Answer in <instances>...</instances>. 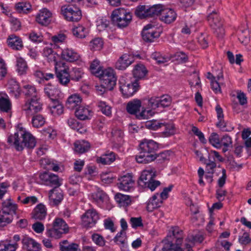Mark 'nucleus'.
Returning <instances> with one entry per match:
<instances>
[{
    "label": "nucleus",
    "mask_w": 251,
    "mask_h": 251,
    "mask_svg": "<svg viewBox=\"0 0 251 251\" xmlns=\"http://www.w3.org/2000/svg\"><path fill=\"white\" fill-rule=\"evenodd\" d=\"M7 142L13 146L17 151H22L25 147L33 149L36 144L35 137L20 125L16 132L8 136Z\"/></svg>",
    "instance_id": "1"
},
{
    "label": "nucleus",
    "mask_w": 251,
    "mask_h": 251,
    "mask_svg": "<svg viewBox=\"0 0 251 251\" xmlns=\"http://www.w3.org/2000/svg\"><path fill=\"white\" fill-rule=\"evenodd\" d=\"M158 148L157 144L152 140L144 139L139 145V153L136 156L139 163L147 164L155 159V152Z\"/></svg>",
    "instance_id": "2"
},
{
    "label": "nucleus",
    "mask_w": 251,
    "mask_h": 251,
    "mask_svg": "<svg viewBox=\"0 0 251 251\" xmlns=\"http://www.w3.org/2000/svg\"><path fill=\"white\" fill-rule=\"evenodd\" d=\"M43 54L48 58L49 62L54 63L56 77L58 78H69L70 76L69 68L66 66L65 63L56 62V54L51 48H45Z\"/></svg>",
    "instance_id": "3"
},
{
    "label": "nucleus",
    "mask_w": 251,
    "mask_h": 251,
    "mask_svg": "<svg viewBox=\"0 0 251 251\" xmlns=\"http://www.w3.org/2000/svg\"><path fill=\"white\" fill-rule=\"evenodd\" d=\"M69 231V227L66 222L62 218H56L52 226H47L46 234L49 237L59 239L63 234L68 233Z\"/></svg>",
    "instance_id": "4"
},
{
    "label": "nucleus",
    "mask_w": 251,
    "mask_h": 251,
    "mask_svg": "<svg viewBox=\"0 0 251 251\" xmlns=\"http://www.w3.org/2000/svg\"><path fill=\"white\" fill-rule=\"evenodd\" d=\"M156 176V171L154 168H148L142 171L138 184L142 187L148 188L151 191L160 185L159 181L154 179Z\"/></svg>",
    "instance_id": "5"
},
{
    "label": "nucleus",
    "mask_w": 251,
    "mask_h": 251,
    "mask_svg": "<svg viewBox=\"0 0 251 251\" xmlns=\"http://www.w3.org/2000/svg\"><path fill=\"white\" fill-rule=\"evenodd\" d=\"M113 24L120 28L127 26L132 20V15L128 10L119 8L114 10L111 14Z\"/></svg>",
    "instance_id": "6"
},
{
    "label": "nucleus",
    "mask_w": 251,
    "mask_h": 251,
    "mask_svg": "<svg viewBox=\"0 0 251 251\" xmlns=\"http://www.w3.org/2000/svg\"><path fill=\"white\" fill-rule=\"evenodd\" d=\"M142 103L140 100L134 99L129 101L126 106V110L130 114L136 115V117L139 119H145L148 118V114L151 115V110H146L143 109L138 114L137 112L139 111L141 107Z\"/></svg>",
    "instance_id": "7"
},
{
    "label": "nucleus",
    "mask_w": 251,
    "mask_h": 251,
    "mask_svg": "<svg viewBox=\"0 0 251 251\" xmlns=\"http://www.w3.org/2000/svg\"><path fill=\"white\" fill-rule=\"evenodd\" d=\"M138 80L132 81L131 79H120L119 81L120 90L125 98L132 96L138 89Z\"/></svg>",
    "instance_id": "8"
},
{
    "label": "nucleus",
    "mask_w": 251,
    "mask_h": 251,
    "mask_svg": "<svg viewBox=\"0 0 251 251\" xmlns=\"http://www.w3.org/2000/svg\"><path fill=\"white\" fill-rule=\"evenodd\" d=\"M22 110L27 116H32L42 109V104L39 97L31 98L27 100L22 107Z\"/></svg>",
    "instance_id": "9"
},
{
    "label": "nucleus",
    "mask_w": 251,
    "mask_h": 251,
    "mask_svg": "<svg viewBox=\"0 0 251 251\" xmlns=\"http://www.w3.org/2000/svg\"><path fill=\"white\" fill-rule=\"evenodd\" d=\"M209 24L213 29L215 34L219 38L223 37L225 30L223 27V24L217 13L212 11L207 17Z\"/></svg>",
    "instance_id": "10"
},
{
    "label": "nucleus",
    "mask_w": 251,
    "mask_h": 251,
    "mask_svg": "<svg viewBox=\"0 0 251 251\" xmlns=\"http://www.w3.org/2000/svg\"><path fill=\"white\" fill-rule=\"evenodd\" d=\"M61 10L62 14L67 21L73 22H77L81 18V11L76 7L71 5H64L62 6Z\"/></svg>",
    "instance_id": "11"
},
{
    "label": "nucleus",
    "mask_w": 251,
    "mask_h": 251,
    "mask_svg": "<svg viewBox=\"0 0 251 251\" xmlns=\"http://www.w3.org/2000/svg\"><path fill=\"white\" fill-rule=\"evenodd\" d=\"M99 219V215L97 211L94 208L87 210L82 215V225L86 227H92Z\"/></svg>",
    "instance_id": "12"
},
{
    "label": "nucleus",
    "mask_w": 251,
    "mask_h": 251,
    "mask_svg": "<svg viewBox=\"0 0 251 251\" xmlns=\"http://www.w3.org/2000/svg\"><path fill=\"white\" fill-rule=\"evenodd\" d=\"M39 178L45 185L54 186V188L58 187L61 184V179L58 176L50 172H45L40 174Z\"/></svg>",
    "instance_id": "13"
},
{
    "label": "nucleus",
    "mask_w": 251,
    "mask_h": 251,
    "mask_svg": "<svg viewBox=\"0 0 251 251\" xmlns=\"http://www.w3.org/2000/svg\"><path fill=\"white\" fill-rule=\"evenodd\" d=\"M143 39L147 42H153L154 39L159 37V33L156 31V29L152 25L149 24L146 25L142 32Z\"/></svg>",
    "instance_id": "14"
},
{
    "label": "nucleus",
    "mask_w": 251,
    "mask_h": 251,
    "mask_svg": "<svg viewBox=\"0 0 251 251\" xmlns=\"http://www.w3.org/2000/svg\"><path fill=\"white\" fill-rule=\"evenodd\" d=\"M119 181L118 187L121 190L130 191L133 190L134 182L130 174H127L121 177Z\"/></svg>",
    "instance_id": "15"
},
{
    "label": "nucleus",
    "mask_w": 251,
    "mask_h": 251,
    "mask_svg": "<svg viewBox=\"0 0 251 251\" xmlns=\"http://www.w3.org/2000/svg\"><path fill=\"white\" fill-rule=\"evenodd\" d=\"M134 61L133 56L127 53L121 56L115 64V67L119 70H125Z\"/></svg>",
    "instance_id": "16"
},
{
    "label": "nucleus",
    "mask_w": 251,
    "mask_h": 251,
    "mask_svg": "<svg viewBox=\"0 0 251 251\" xmlns=\"http://www.w3.org/2000/svg\"><path fill=\"white\" fill-rule=\"evenodd\" d=\"M171 238V236H167L165 239L155 247L153 251H175L176 248H174L175 245Z\"/></svg>",
    "instance_id": "17"
},
{
    "label": "nucleus",
    "mask_w": 251,
    "mask_h": 251,
    "mask_svg": "<svg viewBox=\"0 0 251 251\" xmlns=\"http://www.w3.org/2000/svg\"><path fill=\"white\" fill-rule=\"evenodd\" d=\"M8 46L13 50H21L24 46L22 39L14 34L10 35L7 39Z\"/></svg>",
    "instance_id": "18"
},
{
    "label": "nucleus",
    "mask_w": 251,
    "mask_h": 251,
    "mask_svg": "<svg viewBox=\"0 0 251 251\" xmlns=\"http://www.w3.org/2000/svg\"><path fill=\"white\" fill-rule=\"evenodd\" d=\"M46 215L47 208L42 203L37 205L31 213V218L36 220H43Z\"/></svg>",
    "instance_id": "19"
},
{
    "label": "nucleus",
    "mask_w": 251,
    "mask_h": 251,
    "mask_svg": "<svg viewBox=\"0 0 251 251\" xmlns=\"http://www.w3.org/2000/svg\"><path fill=\"white\" fill-rule=\"evenodd\" d=\"M51 13L47 8H43L39 11L36 17V21L41 25H47L51 21Z\"/></svg>",
    "instance_id": "20"
},
{
    "label": "nucleus",
    "mask_w": 251,
    "mask_h": 251,
    "mask_svg": "<svg viewBox=\"0 0 251 251\" xmlns=\"http://www.w3.org/2000/svg\"><path fill=\"white\" fill-rule=\"evenodd\" d=\"M44 91L51 101L57 100L61 97L60 91L50 83L45 86Z\"/></svg>",
    "instance_id": "21"
},
{
    "label": "nucleus",
    "mask_w": 251,
    "mask_h": 251,
    "mask_svg": "<svg viewBox=\"0 0 251 251\" xmlns=\"http://www.w3.org/2000/svg\"><path fill=\"white\" fill-rule=\"evenodd\" d=\"M160 14V20L166 24H170L174 22L176 18V13L172 9H165L161 11Z\"/></svg>",
    "instance_id": "22"
},
{
    "label": "nucleus",
    "mask_w": 251,
    "mask_h": 251,
    "mask_svg": "<svg viewBox=\"0 0 251 251\" xmlns=\"http://www.w3.org/2000/svg\"><path fill=\"white\" fill-rule=\"evenodd\" d=\"M24 248L27 251H39L40 245L34 239L25 236L22 239Z\"/></svg>",
    "instance_id": "23"
},
{
    "label": "nucleus",
    "mask_w": 251,
    "mask_h": 251,
    "mask_svg": "<svg viewBox=\"0 0 251 251\" xmlns=\"http://www.w3.org/2000/svg\"><path fill=\"white\" fill-rule=\"evenodd\" d=\"M61 56L63 59L69 62H74L79 59L80 56L72 49L66 48L64 49L61 53Z\"/></svg>",
    "instance_id": "24"
},
{
    "label": "nucleus",
    "mask_w": 251,
    "mask_h": 251,
    "mask_svg": "<svg viewBox=\"0 0 251 251\" xmlns=\"http://www.w3.org/2000/svg\"><path fill=\"white\" fill-rule=\"evenodd\" d=\"M116 159V154L112 151H107L97 158V162L103 165L110 164Z\"/></svg>",
    "instance_id": "25"
},
{
    "label": "nucleus",
    "mask_w": 251,
    "mask_h": 251,
    "mask_svg": "<svg viewBox=\"0 0 251 251\" xmlns=\"http://www.w3.org/2000/svg\"><path fill=\"white\" fill-rule=\"evenodd\" d=\"M17 205L10 199H7L2 202L1 210L3 212L13 214L16 213Z\"/></svg>",
    "instance_id": "26"
},
{
    "label": "nucleus",
    "mask_w": 251,
    "mask_h": 251,
    "mask_svg": "<svg viewBox=\"0 0 251 251\" xmlns=\"http://www.w3.org/2000/svg\"><path fill=\"white\" fill-rule=\"evenodd\" d=\"M163 200L158 197V193L154 194L149 201L147 205V209L149 211H152L154 209L160 207Z\"/></svg>",
    "instance_id": "27"
},
{
    "label": "nucleus",
    "mask_w": 251,
    "mask_h": 251,
    "mask_svg": "<svg viewBox=\"0 0 251 251\" xmlns=\"http://www.w3.org/2000/svg\"><path fill=\"white\" fill-rule=\"evenodd\" d=\"M91 112L88 107L80 106L76 109L75 114L79 120H85L90 118Z\"/></svg>",
    "instance_id": "28"
},
{
    "label": "nucleus",
    "mask_w": 251,
    "mask_h": 251,
    "mask_svg": "<svg viewBox=\"0 0 251 251\" xmlns=\"http://www.w3.org/2000/svg\"><path fill=\"white\" fill-rule=\"evenodd\" d=\"M49 108L51 113L54 116L60 115L63 112V106L60 103L58 99L51 101V103L49 104Z\"/></svg>",
    "instance_id": "29"
},
{
    "label": "nucleus",
    "mask_w": 251,
    "mask_h": 251,
    "mask_svg": "<svg viewBox=\"0 0 251 251\" xmlns=\"http://www.w3.org/2000/svg\"><path fill=\"white\" fill-rule=\"evenodd\" d=\"M81 101L82 99L79 95L73 94L68 98L66 103V106L70 109H74L80 104Z\"/></svg>",
    "instance_id": "30"
},
{
    "label": "nucleus",
    "mask_w": 251,
    "mask_h": 251,
    "mask_svg": "<svg viewBox=\"0 0 251 251\" xmlns=\"http://www.w3.org/2000/svg\"><path fill=\"white\" fill-rule=\"evenodd\" d=\"M63 194L62 192L54 188L49 192V198L51 201L55 205L58 204L63 199Z\"/></svg>",
    "instance_id": "31"
},
{
    "label": "nucleus",
    "mask_w": 251,
    "mask_h": 251,
    "mask_svg": "<svg viewBox=\"0 0 251 251\" xmlns=\"http://www.w3.org/2000/svg\"><path fill=\"white\" fill-rule=\"evenodd\" d=\"M170 235L167 236H171V240L174 241V239H176V245L178 246L182 241V231L178 227H172L170 232Z\"/></svg>",
    "instance_id": "32"
},
{
    "label": "nucleus",
    "mask_w": 251,
    "mask_h": 251,
    "mask_svg": "<svg viewBox=\"0 0 251 251\" xmlns=\"http://www.w3.org/2000/svg\"><path fill=\"white\" fill-rule=\"evenodd\" d=\"M74 146L75 151L79 153L87 151L90 148L89 143L84 140L76 141L74 143Z\"/></svg>",
    "instance_id": "33"
},
{
    "label": "nucleus",
    "mask_w": 251,
    "mask_h": 251,
    "mask_svg": "<svg viewBox=\"0 0 251 251\" xmlns=\"http://www.w3.org/2000/svg\"><path fill=\"white\" fill-rule=\"evenodd\" d=\"M112 140L119 145H121L123 143L124 134L123 130L118 128H115L111 132Z\"/></svg>",
    "instance_id": "34"
},
{
    "label": "nucleus",
    "mask_w": 251,
    "mask_h": 251,
    "mask_svg": "<svg viewBox=\"0 0 251 251\" xmlns=\"http://www.w3.org/2000/svg\"><path fill=\"white\" fill-rule=\"evenodd\" d=\"M216 110L217 114V117L219 122L217 123V126L219 127L223 131H229L226 127L227 123L224 120V114L223 109L219 105L216 107Z\"/></svg>",
    "instance_id": "35"
},
{
    "label": "nucleus",
    "mask_w": 251,
    "mask_h": 251,
    "mask_svg": "<svg viewBox=\"0 0 251 251\" xmlns=\"http://www.w3.org/2000/svg\"><path fill=\"white\" fill-rule=\"evenodd\" d=\"M97 106L103 114L108 117H111L112 107L107 102L102 100L98 101Z\"/></svg>",
    "instance_id": "36"
},
{
    "label": "nucleus",
    "mask_w": 251,
    "mask_h": 251,
    "mask_svg": "<svg viewBox=\"0 0 251 251\" xmlns=\"http://www.w3.org/2000/svg\"><path fill=\"white\" fill-rule=\"evenodd\" d=\"M148 71L143 65H137L133 70V75L135 78H143L146 76Z\"/></svg>",
    "instance_id": "37"
},
{
    "label": "nucleus",
    "mask_w": 251,
    "mask_h": 251,
    "mask_svg": "<svg viewBox=\"0 0 251 251\" xmlns=\"http://www.w3.org/2000/svg\"><path fill=\"white\" fill-rule=\"evenodd\" d=\"M115 199L120 206H126L131 203L130 197L121 193L117 194L115 196Z\"/></svg>",
    "instance_id": "38"
},
{
    "label": "nucleus",
    "mask_w": 251,
    "mask_h": 251,
    "mask_svg": "<svg viewBox=\"0 0 251 251\" xmlns=\"http://www.w3.org/2000/svg\"><path fill=\"white\" fill-rule=\"evenodd\" d=\"M12 104L9 99L1 97L0 98V111L3 112L11 113Z\"/></svg>",
    "instance_id": "39"
},
{
    "label": "nucleus",
    "mask_w": 251,
    "mask_h": 251,
    "mask_svg": "<svg viewBox=\"0 0 251 251\" xmlns=\"http://www.w3.org/2000/svg\"><path fill=\"white\" fill-rule=\"evenodd\" d=\"M106 197V194L103 191L99 189L91 195L92 199L98 204L102 203Z\"/></svg>",
    "instance_id": "40"
},
{
    "label": "nucleus",
    "mask_w": 251,
    "mask_h": 251,
    "mask_svg": "<svg viewBox=\"0 0 251 251\" xmlns=\"http://www.w3.org/2000/svg\"><path fill=\"white\" fill-rule=\"evenodd\" d=\"M23 93L26 97L31 98H37L39 97L38 93L34 86L30 85H26L24 87Z\"/></svg>",
    "instance_id": "41"
},
{
    "label": "nucleus",
    "mask_w": 251,
    "mask_h": 251,
    "mask_svg": "<svg viewBox=\"0 0 251 251\" xmlns=\"http://www.w3.org/2000/svg\"><path fill=\"white\" fill-rule=\"evenodd\" d=\"M11 240L9 242L1 241L0 242V251H16L18 248L17 243H11Z\"/></svg>",
    "instance_id": "42"
},
{
    "label": "nucleus",
    "mask_w": 251,
    "mask_h": 251,
    "mask_svg": "<svg viewBox=\"0 0 251 251\" xmlns=\"http://www.w3.org/2000/svg\"><path fill=\"white\" fill-rule=\"evenodd\" d=\"M13 220V215L10 213L0 211V226H4L10 223Z\"/></svg>",
    "instance_id": "43"
},
{
    "label": "nucleus",
    "mask_w": 251,
    "mask_h": 251,
    "mask_svg": "<svg viewBox=\"0 0 251 251\" xmlns=\"http://www.w3.org/2000/svg\"><path fill=\"white\" fill-rule=\"evenodd\" d=\"M147 10L148 18L154 17L159 14L162 11V5L156 4L150 7L147 6Z\"/></svg>",
    "instance_id": "44"
},
{
    "label": "nucleus",
    "mask_w": 251,
    "mask_h": 251,
    "mask_svg": "<svg viewBox=\"0 0 251 251\" xmlns=\"http://www.w3.org/2000/svg\"><path fill=\"white\" fill-rule=\"evenodd\" d=\"M102 67L100 65V61L98 59H95L91 63L90 69L91 73L96 77L100 76V72L102 69Z\"/></svg>",
    "instance_id": "45"
},
{
    "label": "nucleus",
    "mask_w": 251,
    "mask_h": 251,
    "mask_svg": "<svg viewBox=\"0 0 251 251\" xmlns=\"http://www.w3.org/2000/svg\"><path fill=\"white\" fill-rule=\"evenodd\" d=\"M99 77H107L109 78H116L117 77L115 70L111 67H107L105 69L102 68Z\"/></svg>",
    "instance_id": "46"
},
{
    "label": "nucleus",
    "mask_w": 251,
    "mask_h": 251,
    "mask_svg": "<svg viewBox=\"0 0 251 251\" xmlns=\"http://www.w3.org/2000/svg\"><path fill=\"white\" fill-rule=\"evenodd\" d=\"M9 88L10 92L15 93L16 97L19 96L21 94V89L19 84L15 79H9L8 81Z\"/></svg>",
    "instance_id": "47"
},
{
    "label": "nucleus",
    "mask_w": 251,
    "mask_h": 251,
    "mask_svg": "<svg viewBox=\"0 0 251 251\" xmlns=\"http://www.w3.org/2000/svg\"><path fill=\"white\" fill-rule=\"evenodd\" d=\"M17 71L20 75L25 74L27 69L25 61L22 58H18L17 60Z\"/></svg>",
    "instance_id": "48"
},
{
    "label": "nucleus",
    "mask_w": 251,
    "mask_h": 251,
    "mask_svg": "<svg viewBox=\"0 0 251 251\" xmlns=\"http://www.w3.org/2000/svg\"><path fill=\"white\" fill-rule=\"evenodd\" d=\"M68 124L71 128L80 133L82 132L83 130L82 124L75 118L69 119L68 120Z\"/></svg>",
    "instance_id": "49"
},
{
    "label": "nucleus",
    "mask_w": 251,
    "mask_h": 251,
    "mask_svg": "<svg viewBox=\"0 0 251 251\" xmlns=\"http://www.w3.org/2000/svg\"><path fill=\"white\" fill-rule=\"evenodd\" d=\"M163 126H165V129L162 134L164 137H169L175 134L176 129L174 124L164 123Z\"/></svg>",
    "instance_id": "50"
},
{
    "label": "nucleus",
    "mask_w": 251,
    "mask_h": 251,
    "mask_svg": "<svg viewBox=\"0 0 251 251\" xmlns=\"http://www.w3.org/2000/svg\"><path fill=\"white\" fill-rule=\"evenodd\" d=\"M147 6L142 5L136 8L135 14L136 16L140 19H145L148 18Z\"/></svg>",
    "instance_id": "51"
},
{
    "label": "nucleus",
    "mask_w": 251,
    "mask_h": 251,
    "mask_svg": "<svg viewBox=\"0 0 251 251\" xmlns=\"http://www.w3.org/2000/svg\"><path fill=\"white\" fill-rule=\"evenodd\" d=\"M206 165V173H214V169L216 167V164L215 162V159H211L210 155L208 156V160L206 159L203 162Z\"/></svg>",
    "instance_id": "52"
},
{
    "label": "nucleus",
    "mask_w": 251,
    "mask_h": 251,
    "mask_svg": "<svg viewBox=\"0 0 251 251\" xmlns=\"http://www.w3.org/2000/svg\"><path fill=\"white\" fill-rule=\"evenodd\" d=\"M45 123V119L42 115L38 114L33 116L32 124L33 126L38 128L43 126Z\"/></svg>",
    "instance_id": "53"
},
{
    "label": "nucleus",
    "mask_w": 251,
    "mask_h": 251,
    "mask_svg": "<svg viewBox=\"0 0 251 251\" xmlns=\"http://www.w3.org/2000/svg\"><path fill=\"white\" fill-rule=\"evenodd\" d=\"M89 46L91 50H99L102 48L103 42L100 38H95L90 42Z\"/></svg>",
    "instance_id": "54"
},
{
    "label": "nucleus",
    "mask_w": 251,
    "mask_h": 251,
    "mask_svg": "<svg viewBox=\"0 0 251 251\" xmlns=\"http://www.w3.org/2000/svg\"><path fill=\"white\" fill-rule=\"evenodd\" d=\"M91 238L93 242L99 247H103L105 245L106 241L102 236L98 233H94Z\"/></svg>",
    "instance_id": "55"
},
{
    "label": "nucleus",
    "mask_w": 251,
    "mask_h": 251,
    "mask_svg": "<svg viewBox=\"0 0 251 251\" xmlns=\"http://www.w3.org/2000/svg\"><path fill=\"white\" fill-rule=\"evenodd\" d=\"M113 241L118 245L127 241L126 232L124 231H120L117 233L116 236L114 238Z\"/></svg>",
    "instance_id": "56"
},
{
    "label": "nucleus",
    "mask_w": 251,
    "mask_h": 251,
    "mask_svg": "<svg viewBox=\"0 0 251 251\" xmlns=\"http://www.w3.org/2000/svg\"><path fill=\"white\" fill-rule=\"evenodd\" d=\"M220 141L218 134L215 132L212 133L209 137V143L218 149L221 148Z\"/></svg>",
    "instance_id": "57"
},
{
    "label": "nucleus",
    "mask_w": 251,
    "mask_h": 251,
    "mask_svg": "<svg viewBox=\"0 0 251 251\" xmlns=\"http://www.w3.org/2000/svg\"><path fill=\"white\" fill-rule=\"evenodd\" d=\"M151 57L156 61L158 64H164L169 60V58L162 56L160 52H155L151 54Z\"/></svg>",
    "instance_id": "58"
},
{
    "label": "nucleus",
    "mask_w": 251,
    "mask_h": 251,
    "mask_svg": "<svg viewBox=\"0 0 251 251\" xmlns=\"http://www.w3.org/2000/svg\"><path fill=\"white\" fill-rule=\"evenodd\" d=\"M73 33L76 37L83 38L85 37L87 33L83 26L79 25L73 29Z\"/></svg>",
    "instance_id": "59"
},
{
    "label": "nucleus",
    "mask_w": 251,
    "mask_h": 251,
    "mask_svg": "<svg viewBox=\"0 0 251 251\" xmlns=\"http://www.w3.org/2000/svg\"><path fill=\"white\" fill-rule=\"evenodd\" d=\"M102 85L108 90H112L116 84V79H100Z\"/></svg>",
    "instance_id": "60"
},
{
    "label": "nucleus",
    "mask_w": 251,
    "mask_h": 251,
    "mask_svg": "<svg viewBox=\"0 0 251 251\" xmlns=\"http://www.w3.org/2000/svg\"><path fill=\"white\" fill-rule=\"evenodd\" d=\"M170 159V153L169 151H165L158 154L155 153V159L158 163H162Z\"/></svg>",
    "instance_id": "61"
},
{
    "label": "nucleus",
    "mask_w": 251,
    "mask_h": 251,
    "mask_svg": "<svg viewBox=\"0 0 251 251\" xmlns=\"http://www.w3.org/2000/svg\"><path fill=\"white\" fill-rule=\"evenodd\" d=\"M171 102L172 98L168 95H163L159 97V106L168 107L170 105Z\"/></svg>",
    "instance_id": "62"
},
{
    "label": "nucleus",
    "mask_w": 251,
    "mask_h": 251,
    "mask_svg": "<svg viewBox=\"0 0 251 251\" xmlns=\"http://www.w3.org/2000/svg\"><path fill=\"white\" fill-rule=\"evenodd\" d=\"M164 123H159L156 120L148 121L146 124V126L150 129L156 130L163 126Z\"/></svg>",
    "instance_id": "63"
},
{
    "label": "nucleus",
    "mask_w": 251,
    "mask_h": 251,
    "mask_svg": "<svg viewBox=\"0 0 251 251\" xmlns=\"http://www.w3.org/2000/svg\"><path fill=\"white\" fill-rule=\"evenodd\" d=\"M129 223L133 228H137L140 227H143L142 219L141 217H131L130 219Z\"/></svg>",
    "instance_id": "64"
}]
</instances>
